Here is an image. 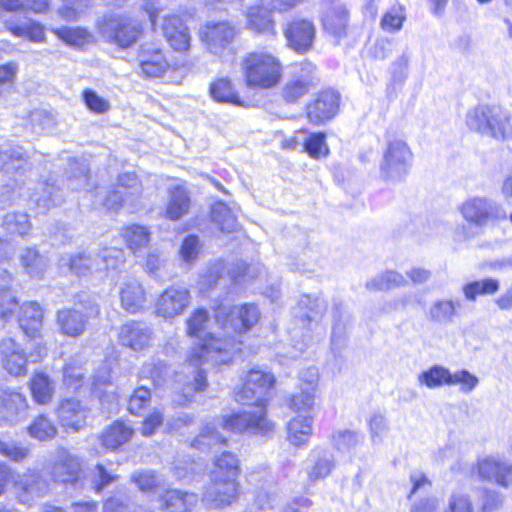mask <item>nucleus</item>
Here are the masks:
<instances>
[{"label": "nucleus", "instance_id": "nucleus-1", "mask_svg": "<svg viewBox=\"0 0 512 512\" xmlns=\"http://www.w3.org/2000/svg\"><path fill=\"white\" fill-rule=\"evenodd\" d=\"M260 319V311L254 304L228 307L220 305L215 310L214 320L218 332L206 333L210 323L205 309H197L187 319V333L198 338L187 356L189 366L194 367L193 380L185 382L182 394L175 402L184 405L189 402L195 392L204 391L207 382L202 369L203 364H226L241 350V342L237 336L250 330Z\"/></svg>", "mask_w": 512, "mask_h": 512}, {"label": "nucleus", "instance_id": "nucleus-2", "mask_svg": "<svg viewBox=\"0 0 512 512\" xmlns=\"http://www.w3.org/2000/svg\"><path fill=\"white\" fill-rule=\"evenodd\" d=\"M275 379L270 372L251 369L244 378L242 387L235 393L237 402L253 405L257 411H243L224 416L221 425L232 432L250 431L253 434H267L274 425L266 418L265 407L268 403Z\"/></svg>", "mask_w": 512, "mask_h": 512}, {"label": "nucleus", "instance_id": "nucleus-3", "mask_svg": "<svg viewBox=\"0 0 512 512\" xmlns=\"http://www.w3.org/2000/svg\"><path fill=\"white\" fill-rule=\"evenodd\" d=\"M124 252L110 247L100 252L63 254L58 265L62 271L81 276L95 272L116 270L124 263Z\"/></svg>", "mask_w": 512, "mask_h": 512}, {"label": "nucleus", "instance_id": "nucleus-4", "mask_svg": "<svg viewBox=\"0 0 512 512\" xmlns=\"http://www.w3.org/2000/svg\"><path fill=\"white\" fill-rule=\"evenodd\" d=\"M467 126L496 140H512V115L496 105H478L466 114Z\"/></svg>", "mask_w": 512, "mask_h": 512}, {"label": "nucleus", "instance_id": "nucleus-5", "mask_svg": "<svg viewBox=\"0 0 512 512\" xmlns=\"http://www.w3.org/2000/svg\"><path fill=\"white\" fill-rule=\"evenodd\" d=\"M242 69L247 85L253 88H271L282 75L279 60L265 52L249 53L242 61Z\"/></svg>", "mask_w": 512, "mask_h": 512}, {"label": "nucleus", "instance_id": "nucleus-6", "mask_svg": "<svg viewBox=\"0 0 512 512\" xmlns=\"http://www.w3.org/2000/svg\"><path fill=\"white\" fill-rule=\"evenodd\" d=\"M198 35L210 54L222 60L234 58L236 51L233 44L238 35V30L232 23L228 21H209L200 27Z\"/></svg>", "mask_w": 512, "mask_h": 512}, {"label": "nucleus", "instance_id": "nucleus-7", "mask_svg": "<svg viewBox=\"0 0 512 512\" xmlns=\"http://www.w3.org/2000/svg\"><path fill=\"white\" fill-rule=\"evenodd\" d=\"M100 34L110 43L120 48L134 45L142 33L140 23L126 15L106 16L99 24Z\"/></svg>", "mask_w": 512, "mask_h": 512}, {"label": "nucleus", "instance_id": "nucleus-8", "mask_svg": "<svg viewBox=\"0 0 512 512\" xmlns=\"http://www.w3.org/2000/svg\"><path fill=\"white\" fill-rule=\"evenodd\" d=\"M412 152L406 142L395 139L389 141L380 162V177L384 181L398 182L409 172Z\"/></svg>", "mask_w": 512, "mask_h": 512}, {"label": "nucleus", "instance_id": "nucleus-9", "mask_svg": "<svg viewBox=\"0 0 512 512\" xmlns=\"http://www.w3.org/2000/svg\"><path fill=\"white\" fill-rule=\"evenodd\" d=\"M301 2L302 0H258L257 4L247 9L248 28L256 33L274 35L276 32L272 18L273 11L287 12Z\"/></svg>", "mask_w": 512, "mask_h": 512}, {"label": "nucleus", "instance_id": "nucleus-10", "mask_svg": "<svg viewBox=\"0 0 512 512\" xmlns=\"http://www.w3.org/2000/svg\"><path fill=\"white\" fill-rule=\"evenodd\" d=\"M99 314V306L94 301H80L74 308H63L57 312L56 321L63 335L77 338L86 328L88 319Z\"/></svg>", "mask_w": 512, "mask_h": 512}, {"label": "nucleus", "instance_id": "nucleus-11", "mask_svg": "<svg viewBox=\"0 0 512 512\" xmlns=\"http://www.w3.org/2000/svg\"><path fill=\"white\" fill-rule=\"evenodd\" d=\"M300 313L297 315L299 321L305 329L304 344L299 348L303 350L313 339L319 340L325 334V328L320 324V320L327 309L326 302L320 297H311L304 295L299 301Z\"/></svg>", "mask_w": 512, "mask_h": 512}, {"label": "nucleus", "instance_id": "nucleus-12", "mask_svg": "<svg viewBox=\"0 0 512 512\" xmlns=\"http://www.w3.org/2000/svg\"><path fill=\"white\" fill-rule=\"evenodd\" d=\"M460 211L466 221L479 228L507 217L501 204L486 197H473L466 200L461 205Z\"/></svg>", "mask_w": 512, "mask_h": 512}, {"label": "nucleus", "instance_id": "nucleus-13", "mask_svg": "<svg viewBox=\"0 0 512 512\" xmlns=\"http://www.w3.org/2000/svg\"><path fill=\"white\" fill-rule=\"evenodd\" d=\"M210 483L205 488L203 501L212 508L231 505L239 495L237 479L209 477Z\"/></svg>", "mask_w": 512, "mask_h": 512}, {"label": "nucleus", "instance_id": "nucleus-14", "mask_svg": "<svg viewBox=\"0 0 512 512\" xmlns=\"http://www.w3.org/2000/svg\"><path fill=\"white\" fill-rule=\"evenodd\" d=\"M315 66L312 63H301L282 88L285 101L293 103L306 95L314 85Z\"/></svg>", "mask_w": 512, "mask_h": 512}, {"label": "nucleus", "instance_id": "nucleus-15", "mask_svg": "<svg viewBox=\"0 0 512 512\" xmlns=\"http://www.w3.org/2000/svg\"><path fill=\"white\" fill-rule=\"evenodd\" d=\"M191 296L185 287L170 286L158 298L155 309L163 318H174L183 313L190 304Z\"/></svg>", "mask_w": 512, "mask_h": 512}, {"label": "nucleus", "instance_id": "nucleus-16", "mask_svg": "<svg viewBox=\"0 0 512 512\" xmlns=\"http://www.w3.org/2000/svg\"><path fill=\"white\" fill-rule=\"evenodd\" d=\"M315 33L313 23L306 19H294L284 29L288 46L298 53H305L311 49Z\"/></svg>", "mask_w": 512, "mask_h": 512}, {"label": "nucleus", "instance_id": "nucleus-17", "mask_svg": "<svg viewBox=\"0 0 512 512\" xmlns=\"http://www.w3.org/2000/svg\"><path fill=\"white\" fill-rule=\"evenodd\" d=\"M477 466L482 479L505 488L512 484V463L509 461L498 456H487L480 459Z\"/></svg>", "mask_w": 512, "mask_h": 512}, {"label": "nucleus", "instance_id": "nucleus-18", "mask_svg": "<svg viewBox=\"0 0 512 512\" xmlns=\"http://www.w3.org/2000/svg\"><path fill=\"white\" fill-rule=\"evenodd\" d=\"M340 95L334 90H325L318 94L307 106V117L311 123L322 124L333 118L339 108Z\"/></svg>", "mask_w": 512, "mask_h": 512}, {"label": "nucleus", "instance_id": "nucleus-19", "mask_svg": "<svg viewBox=\"0 0 512 512\" xmlns=\"http://www.w3.org/2000/svg\"><path fill=\"white\" fill-rule=\"evenodd\" d=\"M80 462L65 448L59 447L53 454L51 476L56 482L73 483L78 479Z\"/></svg>", "mask_w": 512, "mask_h": 512}, {"label": "nucleus", "instance_id": "nucleus-20", "mask_svg": "<svg viewBox=\"0 0 512 512\" xmlns=\"http://www.w3.org/2000/svg\"><path fill=\"white\" fill-rule=\"evenodd\" d=\"M0 357L4 369L10 375L21 376L26 373V353L13 338L7 337L1 340Z\"/></svg>", "mask_w": 512, "mask_h": 512}, {"label": "nucleus", "instance_id": "nucleus-21", "mask_svg": "<svg viewBox=\"0 0 512 512\" xmlns=\"http://www.w3.org/2000/svg\"><path fill=\"white\" fill-rule=\"evenodd\" d=\"M336 464L333 453L327 448L316 447L310 451L305 471L311 482L329 476Z\"/></svg>", "mask_w": 512, "mask_h": 512}, {"label": "nucleus", "instance_id": "nucleus-22", "mask_svg": "<svg viewBox=\"0 0 512 512\" xmlns=\"http://www.w3.org/2000/svg\"><path fill=\"white\" fill-rule=\"evenodd\" d=\"M151 338V329L140 321H129L120 328V344L134 351H141L148 347Z\"/></svg>", "mask_w": 512, "mask_h": 512}, {"label": "nucleus", "instance_id": "nucleus-23", "mask_svg": "<svg viewBox=\"0 0 512 512\" xmlns=\"http://www.w3.org/2000/svg\"><path fill=\"white\" fill-rule=\"evenodd\" d=\"M88 410L76 398H67L60 401L57 415L64 428L78 431L86 424Z\"/></svg>", "mask_w": 512, "mask_h": 512}, {"label": "nucleus", "instance_id": "nucleus-24", "mask_svg": "<svg viewBox=\"0 0 512 512\" xmlns=\"http://www.w3.org/2000/svg\"><path fill=\"white\" fill-rule=\"evenodd\" d=\"M162 30L167 42L175 51L189 50L191 42L189 29L179 16L165 17Z\"/></svg>", "mask_w": 512, "mask_h": 512}, {"label": "nucleus", "instance_id": "nucleus-25", "mask_svg": "<svg viewBox=\"0 0 512 512\" xmlns=\"http://www.w3.org/2000/svg\"><path fill=\"white\" fill-rule=\"evenodd\" d=\"M14 486L19 500L23 503H29L48 490L47 482L36 471H28L23 475H17L14 478Z\"/></svg>", "mask_w": 512, "mask_h": 512}, {"label": "nucleus", "instance_id": "nucleus-26", "mask_svg": "<svg viewBox=\"0 0 512 512\" xmlns=\"http://www.w3.org/2000/svg\"><path fill=\"white\" fill-rule=\"evenodd\" d=\"M190 204V193L187 188L182 184L171 185L168 188L165 217L173 221L181 219L189 212Z\"/></svg>", "mask_w": 512, "mask_h": 512}, {"label": "nucleus", "instance_id": "nucleus-27", "mask_svg": "<svg viewBox=\"0 0 512 512\" xmlns=\"http://www.w3.org/2000/svg\"><path fill=\"white\" fill-rule=\"evenodd\" d=\"M140 69L146 77H161L169 68V63L160 49L144 47L139 54Z\"/></svg>", "mask_w": 512, "mask_h": 512}, {"label": "nucleus", "instance_id": "nucleus-28", "mask_svg": "<svg viewBox=\"0 0 512 512\" xmlns=\"http://www.w3.org/2000/svg\"><path fill=\"white\" fill-rule=\"evenodd\" d=\"M5 243L0 239V259L3 257ZM13 277L5 268L0 267V318H8L17 307L16 296L12 290Z\"/></svg>", "mask_w": 512, "mask_h": 512}, {"label": "nucleus", "instance_id": "nucleus-29", "mask_svg": "<svg viewBox=\"0 0 512 512\" xmlns=\"http://www.w3.org/2000/svg\"><path fill=\"white\" fill-rule=\"evenodd\" d=\"M18 260L24 273L32 279H42L48 268V260L34 247H25L19 251Z\"/></svg>", "mask_w": 512, "mask_h": 512}, {"label": "nucleus", "instance_id": "nucleus-30", "mask_svg": "<svg viewBox=\"0 0 512 512\" xmlns=\"http://www.w3.org/2000/svg\"><path fill=\"white\" fill-rule=\"evenodd\" d=\"M0 401V419L11 423L19 421L27 408L26 399L19 392L2 391Z\"/></svg>", "mask_w": 512, "mask_h": 512}, {"label": "nucleus", "instance_id": "nucleus-31", "mask_svg": "<svg viewBox=\"0 0 512 512\" xmlns=\"http://www.w3.org/2000/svg\"><path fill=\"white\" fill-rule=\"evenodd\" d=\"M348 23L349 14L342 4L331 6L323 17L325 31L336 38H342L346 35Z\"/></svg>", "mask_w": 512, "mask_h": 512}, {"label": "nucleus", "instance_id": "nucleus-32", "mask_svg": "<svg viewBox=\"0 0 512 512\" xmlns=\"http://www.w3.org/2000/svg\"><path fill=\"white\" fill-rule=\"evenodd\" d=\"M43 310L37 302H26L21 306L19 325L28 337H36L42 327Z\"/></svg>", "mask_w": 512, "mask_h": 512}, {"label": "nucleus", "instance_id": "nucleus-33", "mask_svg": "<svg viewBox=\"0 0 512 512\" xmlns=\"http://www.w3.org/2000/svg\"><path fill=\"white\" fill-rule=\"evenodd\" d=\"M120 297L122 307L129 313L141 311L146 303L145 291L136 280H129L123 283Z\"/></svg>", "mask_w": 512, "mask_h": 512}, {"label": "nucleus", "instance_id": "nucleus-34", "mask_svg": "<svg viewBox=\"0 0 512 512\" xmlns=\"http://www.w3.org/2000/svg\"><path fill=\"white\" fill-rule=\"evenodd\" d=\"M288 440L295 446L306 444L313 431V417L310 414H298L287 426Z\"/></svg>", "mask_w": 512, "mask_h": 512}, {"label": "nucleus", "instance_id": "nucleus-35", "mask_svg": "<svg viewBox=\"0 0 512 512\" xmlns=\"http://www.w3.org/2000/svg\"><path fill=\"white\" fill-rule=\"evenodd\" d=\"M5 26L16 37H27L33 42H41L44 39L43 26L28 18L8 19Z\"/></svg>", "mask_w": 512, "mask_h": 512}, {"label": "nucleus", "instance_id": "nucleus-36", "mask_svg": "<svg viewBox=\"0 0 512 512\" xmlns=\"http://www.w3.org/2000/svg\"><path fill=\"white\" fill-rule=\"evenodd\" d=\"M459 303L450 299H437L433 301L427 311V318L440 325H447L453 322L457 314Z\"/></svg>", "mask_w": 512, "mask_h": 512}, {"label": "nucleus", "instance_id": "nucleus-37", "mask_svg": "<svg viewBox=\"0 0 512 512\" xmlns=\"http://www.w3.org/2000/svg\"><path fill=\"white\" fill-rule=\"evenodd\" d=\"M239 474V459L233 453L224 451L215 457L209 477L237 479Z\"/></svg>", "mask_w": 512, "mask_h": 512}, {"label": "nucleus", "instance_id": "nucleus-38", "mask_svg": "<svg viewBox=\"0 0 512 512\" xmlns=\"http://www.w3.org/2000/svg\"><path fill=\"white\" fill-rule=\"evenodd\" d=\"M197 502V495L180 490H168L163 496L165 512H189Z\"/></svg>", "mask_w": 512, "mask_h": 512}, {"label": "nucleus", "instance_id": "nucleus-39", "mask_svg": "<svg viewBox=\"0 0 512 512\" xmlns=\"http://www.w3.org/2000/svg\"><path fill=\"white\" fill-rule=\"evenodd\" d=\"M133 429L124 422L115 421L101 435V442L104 447L115 450L132 437Z\"/></svg>", "mask_w": 512, "mask_h": 512}, {"label": "nucleus", "instance_id": "nucleus-40", "mask_svg": "<svg viewBox=\"0 0 512 512\" xmlns=\"http://www.w3.org/2000/svg\"><path fill=\"white\" fill-rule=\"evenodd\" d=\"M406 285V278L394 270L385 271L366 282V288L370 291H388Z\"/></svg>", "mask_w": 512, "mask_h": 512}, {"label": "nucleus", "instance_id": "nucleus-41", "mask_svg": "<svg viewBox=\"0 0 512 512\" xmlns=\"http://www.w3.org/2000/svg\"><path fill=\"white\" fill-rule=\"evenodd\" d=\"M210 96L216 102L241 106L242 102L228 78H219L209 87Z\"/></svg>", "mask_w": 512, "mask_h": 512}, {"label": "nucleus", "instance_id": "nucleus-42", "mask_svg": "<svg viewBox=\"0 0 512 512\" xmlns=\"http://www.w3.org/2000/svg\"><path fill=\"white\" fill-rule=\"evenodd\" d=\"M417 379L420 385L435 389L443 385H450L451 371L444 366L433 365L420 373Z\"/></svg>", "mask_w": 512, "mask_h": 512}, {"label": "nucleus", "instance_id": "nucleus-43", "mask_svg": "<svg viewBox=\"0 0 512 512\" xmlns=\"http://www.w3.org/2000/svg\"><path fill=\"white\" fill-rule=\"evenodd\" d=\"M30 390L35 402L39 404L49 403L54 395L53 382L45 373H37L32 377Z\"/></svg>", "mask_w": 512, "mask_h": 512}, {"label": "nucleus", "instance_id": "nucleus-44", "mask_svg": "<svg viewBox=\"0 0 512 512\" xmlns=\"http://www.w3.org/2000/svg\"><path fill=\"white\" fill-rule=\"evenodd\" d=\"M128 248L136 254L142 248L146 247L150 241V233L145 226L133 224L122 230Z\"/></svg>", "mask_w": 512, "mask_h": 512}, {"label": "nucleus", "instance_id": "nucleus-45", "mask_svg": "<svg viewBox=\"0 0 512 512\" xmlns=\"http://www.w3.org/2000/svg\"><path fill=\"white\" fill-rule=\"evenodd\" d=\"M211 219L225 233L236 230L237 220L230 208L223 202H216L211 208Z\"/></svg>", "mask_w": 512, "mask_h": 512}, {"label": "nucleus", "instance_id": "nucleus-46", "mask_svg": "<svg viewBox=\"0 0 512 512\" xmlns=\"http://www.w3.org/2000/svg\"><path fill=\"white\" fill-rule=\"evenodd\" d=\"M226 439L216 430V426L212 422L205 423L192 443V446L204 450L212 448L219 444H224Z\"/></svg>", "mask_w": 512, "mask_h": 512}, {"label": "nucleus", "instance_id": "nucleus-47", "mask_svg": "<svg viewBox=\"0 0 512 512\" xmlns=\"http://www.w3.org/2000/svg\"><path fill=\"white\" fill-rule=\"evenodd\" d=\"M55 35L67 45L81 48L92 41V35L83 28L64 27L55 29Z\"/></svg>", "mask_w": 512, "mask_h": 512}, {"label": "nucleus", "instance_id": "nucleus-48", "mask_svg": "<svg viewBox=\"0 0 512 512\" xmlns=\"http://www.w3.org/2000/svg\"><path fill=\"white\" fill-rule=\"evenodd\" d=\"M467 300H475L478 295L494 294L499 290V281L487 278L479 281H473L462 288Z\"/></svg>", "mask_w": 512, "mask_h": 512}, {"label": "nucleus", "instance_id": "nucleus-49", "mask_svg": "<svg viewBox=\"0 0 512 512\" xmlns=\"http://www.w3.org/2000/svg\"><path fill=\"white\" fill-rule=\"evenodd\" d=\"M28 433L33 438L46 441L56 436L57 428L47 416L40 415L36 417L28 427Z\"/></svg>", "mask_w": 512, "mask_h": 512}, {"label": "nucleus", "instance_id": "nucleus-50", "mask_svg": "<svg viewBox=\"0 0 512 512\" xmlns=\"http://www.w3.org/2000/svg\"><path fill=\"white\" fill-rule=\"evenodd\" d=\"M360 441L359 434L351 430H339L331 436L332 445L341 453H350Z\"/></svg>", "mask_w": 512, "mask_h": 512}, {"label": "nucleus", "instance_id": "nucleus-51", "mask_svg": "<svg viewBox=\"0 0 512 512\" xmlns=\"http://www.w3.org/2000/svg\"><path fill=\"white\" fill-rule=\"evenodd\" d=\"M406 20L405 9L401 4H394L383 15L380 25L388 32L399 31Z\"/></svg>", "mask_w": 512, "mask_h": 512}, {"label": "nucleus", "instance_id": "nucleus-52", "mask_svg": "<svg viewBox=\"0 0 512 512\" xmlns=\"http://www.w3.org/2000/svg\"><path fill=\"white\" fill-rule=\"evenodd\" d=\"M3 226L11 234L24 236L31 229L29 216L25 213H8L3 220Z\"/></svg>", "mask_w": 512, "mask_h": 512}, {"label": "nucleus", "instance_id": "nucleus-53", "mask_svg": "<svg viewBox=\"0 0 512 512\" xmlns=\"http://www.w3.org/2000/svg\"><path fill=\"white\" fill-rule=\"evenodd\" d=\"M131 199V205L139 199L142 189L135 173L125 172L118 176V189Z\"/></svg>", "mask_w": 512, "mask_h": 512}, {"label": "nucleus", "instance_id": "nucleus-54", "mask_svg": "<svg viewBox=\"0 0 512 512\" xmlns=\"http://www.w3.org/2000/svg\"><path fill=\"white\" fill-rule=\"evenodd\" d=\"M315 393L300 386V392L291 397L290 408L297 414H310L314 406Z\"/></svg>", "mask_w": 512, "mask_h": 512}, {"label": "nucleus", "instance_id": "nucleus-55", "mask_svg": "<svg viewBox=\"0 0 512 512\" xmlns=\"http://www.w3.org/2000/svg\"><path fill=\"white\" fill-rule=\"evenodd\" d=\"M201 248L202 245L199 237L196 235H188L183 239L180 246V257L184 262L191 264L197 260Z\"/></svg>", "mask_w": 512, "mask_h": 512}, {"label": "nucleus", "instance_id": "nucleus-56", "mask_svg": "<svg viewBox=\"0 0 512 512\" xmlns=\"http://www.w3.org/2000/svg\"><path fill=\"white\" fill-rule=\"evenodd\" d=\"M443 512H474L471 497L464 492L452 493Z\"/></svg>", "mask_w": 512, "mask_h": 512}, {"label": "nucleus", "instance_id": "nucleus-57", "mask_svg": "<svg viewBox=\"0 0 512 512\" xmlns=\"http://www.w3.org/2000/svg\"><path fill=\"white\" fill-rule=\"evenodd\" d=\"M479 383L477 376L471 374L468 370L462 369L456 372H451L450 385H461L460 391L468 394L472 392Z\"/></svg>", "mask_w": 512, "mask_h": 512}, {"label": "nucleus", "instance_id": "nucleus-58", "mask_svg": "<svg viewBox=\"0 0 512 512\" xmlns=\"http://www.w3.org/2000/svg\"><path fill=\"white\" fill-rule=\"evenodd\" d=\"M223 267L221 264L210 266L198 281L199 291L206 293L218 285L222 277Z\"/></svg>", "mask_w": 512, "mask_h": 512}, {"label": "nucleus", "instance_id": "nucleus-59", "mask_svg": "<svg viewBox=\"0 0 512 512\" xmlns=\"http://www.w3.org/2000/svg\"><path fill=\"white\" fill-rule=\"evenodd\" d=\"M368 425L372 442L380 443L383 435L389 430L387 418L379 412L373 413L368 420Z\"/></svg>", "mask_w": 512, "mask_h": 512}, {"label": "nucleus", "instance_id": "nucleus-60", "mask_svg": "<svg viewBox=\"0 0 512 512\" xmlns=\"http://www.w3.org/2000/svg\"><path fill=\"white\" fill-rule=\"evenodd\" d=\"M24 163V154L21 151L0 152V169L6 173L22 168Z\"/></svg>", "mask_w": 512, "mask_h": 512}, {"label": "nucleus", "instance_id": "nucleus-61", "mask_svg": "<svg viewBox=\"0 0 512 512\" xmlns=\"http://www.w3.org/2000/svg\"><path fill=\"white\" fill-rule=\"evenodd\" d=\"M59 14L67 20L76 19L88 7L90 0H62Z\"/></svg>", "mask_w": 512, "mask_h": 512}, {"label": "nucleus", "instance_id": "nucleus-62", "mask_svg": "<svg viewBox=\"0 0 512 512\" xmlns=\"http://www.w3.org/2000/svg\"><path fill=\"white\" fill-rule=\"evenodd\" d=\"M151 392L146 387L137 388L128 401V410L132 414H139L143 408L149 403Z\"/></svg>", "mask_w": 512, "mask_h": 512}, {"label": "nucleus", "instance_id": "nucleus-63", "mask_svg": "<svg viewBox=\"0 0 512 512\" xmlns=\"http://www.w3.org/2000/svg\"><path fill=\"white\" fill-rule=\"evenodd\" d=\"M305 151L313 158L327 155L328 149L325 144L324 134H313L304 143Z\"/></svg>", "mask_w": 512, "mask_h": 512}, {"label": "nucleus", "instance_id": "nucleus-64", "mask_svg": "<svg viewBox=\"0 0 512 512\" xmlns=\"http://www.w3.org/2000/svg\"><path fill=\"white\" fill-rule=\"evenodd\" d=\"M83 100L92 112L101 114L105 113L110 109V103L108 100L97 95L96 92L90 89L83 91Z\"/></svg>", "mask_w": 512, "mask_h": 512}]
</instances>
